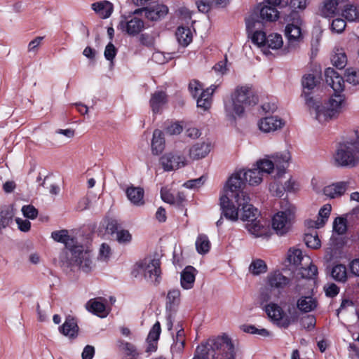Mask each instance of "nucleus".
I'll use <instances>...</instances> for the list:
<instances>
[{"mask_svg": "<svg viewBox=\"0 0 359 359\" xmlns=\"http://www.w3.org/2000/svg\"><path fill=\"white\" fill-rule=\"evenodd\" d=\"M294 217V208L279 212L273 216L272 227L278 235L283 236L289 231Z\"/></svg>", "mask_w": 359, "mask_h": 359, "instance_id": "nucleus-13", "label": "nucleus"}, {"mask_svg": "<svg viewBox=\"0 0 359 359\" xmlns=\"http://www.w3.org/2000/svg\"><path fill=\"white\" fill-rule=\"evenodd\" d=\"M55 133L58 135H63L67 138V140H58L60 142H62V143L66 142L67 140L72 139L74 136V134H75L74 130L71 129V128L65 129V130L59 129V130H56Z\"/></svg>", "mask_w": 359, "mask_h": 359, "instance_id": "nucleus-62", "label": "nucleus"}, {"mask_svg": "<svg viewBox=\"0 0 359 359\" xmlns=\"http://www.w3.org/2000/svg\"><path fill=\"white\" fill-rule=\"evenodd\" d=\"M304 241L307 247L313 249H317L320 247V240L318 238L317 232L314 233H309L304 235Z\"/></svg>", "mask_w": 359, "mask_h": 359, "instance_id": "nucleus-46", "label": "nucleus"}, {"mask_svg": "<svg viewBox=\"0 0 359 359\" xmlns=\"http://www.w3.org/2000/svg\"><path fill=\"white\" fill-rule=\"evenodd\" d=\"M211 145L208 142H198L192 146L189 150V155L194 160L205 157L210 151Z\"/></svg>", "mask_w": 359, "mask_h": 359, "instance_id": "nucleus-23", "label": "nucleus"}, {"mask_svg": "<svg viewBox=\"0 0 359 359\" xmlns=\"http://www.w3.org/2000/svg\"><path fill=\"white\" fill-rule=\"evenodd\" d=\"M140 41L142 45L147 47H151L154 45V38L149 34H142L140 36Z\"/></svg>", "mask_w": 359, "mask_h": 359, "instance_id": "nucleus-59", "label": "nucleus"}, {"mask_svg": "<svg viewBox=\"0 0 359 359\" xmlns=\"http://www.w3.org/2000/svg\"><path fill=\"white\" fill-rule=\"evenodd\" d=\"M259 16L263 20L273 22L278 19L279 12L275 6H264L259 10Z\"/></svg>", "mask_w": 359, "mask_h": 359, "instance_id": "nucleus-30", "label": "nucleus"}, {"mask_svg": "<svg viewBox=\"0 0 359 359\" xmlns=\"http://www.w3.org/2000/svg\"><path fill=\"white\" fill-rule=\"evenodd\" d=\"M259 161L257 162L256 168L249 169L245 172L243 171V177L250 185H257L262 181V175L266 173L262 169L259 168Z\"/></svg>", "mask_w": 359, "mask_h": 359, "instance_id": "nucleus-20", "label": "nucleus"}, {"mask_svg": "<svg viewBox=\"0 0 359 359\" xmlns=\"http://www.w3.org/2000/svg\"><path fill=\"white\" fill-rule=\"evenodd\" d=\"M346 81L354 86L359 84V70L355 68H348L346 70Z\"/></svg>", "mask_w": 359, "mask_h": 359, "instance_id": "nucleus-49", "label": "nucleus"}, {"mask_svg": "<svg viewBox=\"0 0 359 359\" xmlns=\"http://www.w3.org/2000/svg\"><path fill=\"white\" fill-rule=\"evenodd\" d=\"M167 102V95L165 91H156L151 95L150 106L154 114L158 113L161 107Z\"/></svg>", "mask_w": 359, "mask_h": 359, "instance_id": "nucleus-28", "label": "nucleus"}, {"mask_svg": "<svg viewBox=\"0 0 359 359\" xmlns=\"http://www.w3.org/2000/svg\"><path fill=\"white\" fill-rule=\"evenodd\" d=\"M137 266L140 272L143 273L147 281L154 285L160 282L161 269L158 259L147 257L140 262Z\"/></svg>", "mask_w": 359, "mask_h": 359, "instance_id": "nucleus-11", "label": "nucleus"}, {"mask_svg": "<svg viewBox=\"0 0 359 359\" xmlns=\"http://www.w3.org/2000/svg\"><path fill=\"white\" fill-rule=\"evenodd\" d=\"M258 96L255 91H234L231 97L224 101L226 116L231 121H235L244 111V107L255 105Z\"/></svg>", "mask_w": 359, "mask_h": 359, "instance_id": "nucleus-7", "label": "nucleus"}, {"mask_svg": "<svg viewBox=\"0 0 359 359\" xmlns=\"http://www.w3.org/2000/svg\"><path fill=\"white\" fill-rule=\"evenodd\" d=\"M262 109L265 113H273L278 109V104L274 101H270L268 102L264 103L262 107Z\"/></svg>", "mask_w": 359, "mask_h": 359, "instance_id": "nucleus-63", "label": "nucleus"}, {"mask_svg": "<svg viewBox=\"0 0 359 359\" xmlns=\"http://www.w3.org/2000/svg\"><path fill=\"white\" fill-rule=\"evenodd\" d=\"M180 292L177 289L170 290L167 294L166 309L172 310L180 301Z\"/></svg>", "mask_w": 359, "mask_h": 359, "instance_id": "nucleus-45", "label": "nucleus"}, {"mask_svg": "<svg viewBox=\"0 0 359 359\" xmlns=\"http://www.w3.org/2000/svg\"><path fill=\"white\" fill-rule=\"evenodd\" d=\"M288 260L294 265H299L304 260L302 252L299 249H290L288 255Z\"/></svg>", "mask_w": 359, "mask_h": 359, "instance_id": "nucleus-50", "label": "nucleus"}, {"mask_svg": "<svg viewBox=\"0 0 359 359\" xmlns=\"http://www.w3.org/2000/svg\"><path fill=\"white\" fill-rule=\"evenodd\" d=\"M268 283L271 287L283 289L289 285L290 279L280 272H275L269 275Z\"/></svg>", "mask_w": 359, "mask_h": 359, "instance_id": "nucleus-26", "label": "nucleus"}, {"mask_svg": "<svg viewBox=\"0 0 359 359\" xmlns=\"http://www.w3.org/2000/svg\"><path fill=\"white\" fill-rule=\"evenodd\" d=\"M267 270V266L265 262L262 259H256L253 261L249 266V271L253 275H259L265 273Z\"/></svg>", "mask_w": 359, "mask_h": 359, "instance_id": "nucleus-47", "label": "nucleus"}, {"mask_svg": "<svg viewBox=\"0 0 359 359\" xmlns=\"http://www.w3.org/2000/svg\"><path fill=\"white\" fill-rule=\"evenodd\" d=\"M265 311L271 320L276 322L278 325L285 328L287 327L292 323L296 322L299 317L297 309L292 306L287 310L290 316L284 318V312L282 308L273 303L266 305Z\"/></svg>", "mask_w": 359, "mask_h": 359, "instance_id": "nucleus-9", "label": "nucleus"}, {"mask_svg": "<svg viewBox=\"0 0 359 359\" xmlns=\"http://www.w3.org/2000/svg\"><path fill=\"white\" fill-rule=\"evenodd\" d=\"M43 39L44 36H36L32 39L27 45L28 53L36 55Z\"/></svg>", "mask_w": 359, "mask_h": 359, "instance_id": "nucleus-51", "label": "nucleus"}, {"mask_svg": "<svg viewBox=\"0 0 359 359\" xmlns=\"http://www.w3.org/2000/svg\"><path fill=\"white\" fill-rule=\"evenodd\" d=\"M161 333V325L159 322H156L154 326L152 327L151 330H150L147 341L151 343V341H156L160 336Z\"/></svg>", "mask_w": 359, "mask_h": 359, "instance_id": "nucleus-52", "label": "nucleus"}, {"mask_svg": "<svg viewBox=\"0 0 359 359\" xmlns=\"http://www.w3.org/2000/svg\"><path fill=\"white\" fill-rule=\"evenodd\" d=\"M214 91H201L197 98V107L203 111L208 110L212 105Z\"/></svg>", "mask_w": 359, "mask_h": 359, "instance_id": "nucleus-34", "label": "nucleus"}, {"mask_svg": "<svg viewBox=\"0 0 359 359\" xmlns=\"http://www.w3.org/2000/svg\"><path fill=\"white\" fill-rule=\"evenodd\" d=\"M14 212L11 206L0 208V231L8 226L13 221Z\"/></svg>", "mask_w": 359, "mask_h": 359, "instance_id": "nucleus-32", "label": "nucleus"}, {"mask_svg": "<svg viewBox=\"0 0 359 359\" xmlns=\"http://www.w3.org/2000/svg\"><path fill=\"white\" fill-rule=\"evenodd\" d=\"M283 124L280 118L276 116H269L260 121L259 128L264 133H270L281 128Z\"/></svg>", "mask_w": 359, "mask_h": 359, "instance_id": "nucleus-21", "label": "nucleus"}, {"mask_svg": "<svg viewBox=\"0 0 359 359\" xmlns=\"http://www.w3.org/2000/svg\"><path fill=\"white\" fill-rule=\"evenodd\" d=\"M92 9L102 18H108L112 13L113 5L107 1H102L92 4Z\"/></svg>", "mask_w": 359, "mask_h": 359, "instance_id": "nucleus-24", "label": "nucleus"}, {"mask_svg": "<svg viewBox=\"0 0 359 359\" xmlns=\"http://www.w3.org/2000/svg\"><path fill=\"white\" fill-rule=\"evenodd\" d=\"M339 0H326L321 8V15L325 18H332L339 9Z\"/></svg>", "mask_w": 359, "mask_h": 359, "instance_id": "nucleus-33", "label": "nucleus"}, {"mask_svg": "<svg viewBox=\"0 0 359 359\" xmlns=\"http://www.w3.org/2000/svg\"><path fill=\"white\" fill-rule=\"evenodd\" d=\"M144 189L141 187H130L126 190V195L130 201L135 205H142L144 201Z\"/></svg>", "mask_w": 359, "mask_h": 359, "instance_id": "nucleus-25", "label": "nucleus"}, {"mask_svg": "<svg viewBox=\"0 0 359 359\" xmlns=\"http://www.w3.org/2000/svg\"><path fill=\"white\" fill-rule=\"evenodd\" d=\"M332 65L339 69H344L347 64V57L343 49L334 50L331 59Z\"/></svg>", "mask_w": 359, "mask_h": 359, "instance_id": "nucleus-37", "label": "nucleus"}, {"mask_svg": "<svg viewBox=\"0 0 359 359\" xmlns=\"http://www.w3.org/2000/svg\"><path fill=\"white\" fill-rule=\"evenodd\" d=\"M175 36L178 43L182 46H187L192 41V33L189 27H179Z\"/></svg>", "mask_w": 359, "mask_h": 359, "instance_id": "nucleus-31", "label": "nucleus"}, {"mask_svg": "<svg viewBox=\"0 0 359 359\" xmlns=\"http://www.w3.org/2000/svg\"><path fill=\"white\" fill-rule=\"evenodd\" d=\"M196 269L191 266H187L181 273V285L184 289L189 290L193 287L195 281L194 271Z\"/></svg>", "mask_w": 359, "mask_h": 359, "instance_id": "nucleus-27", "label": "nucleus"}, {"mask_svg": "<svg viewBox=\"0 0 359 359\" xmlns=\"http://www.w3.org/2000/svg\"><path fill=\"white\" fill-rule=\"evenodd\" d=\"M117 48L114 46V45L109 42L105 47L104 51V56L105 59L109 62V69H113L114 66V58L117 54Z\"/></svg>", "mask_w": 359, "mask_h": 359, "instance_id": "nucleus-43", "label": "nucleus"}, {"mask_svg": "<svg viewBox=\"0 0 359 359\" xmlns=\"http://www.w3.org/2000/svg\"><path fill=\"white\" fill-rule=\"evenodd\" d=\"M294 15L292 22L288 23L285 29V34L290 46H295L303 38L301 29L302 21L297 14Z\"/></svg>", "mask_w": 359, "mask_h": 359, "instance_id": "nucleus-14", "label": "nucleus"}, {"mask_svg": "<svg viewBox=\"0 0 359 359\" xmlns=\"http://www.w3.org/2000/svg\"><path fill=\"white\" fill-rule=\"evenodd\" d=\"M245 184L243 170L233 173L229 178L224 187V193L219 198L222 215L231 222H236L238 217V212L236 210L234 202L249 196L243 191Z\"/></svg>", "mask_w": 359, "mask_h": 359, "instance_id": "nucleus-2", "label": "nucleus"}, {"mask_svg": "<svg viewBox=\"0 0 359 359\" xmlns=\"http://www.w3.org/2000/svg\"><path fill=\"white\" fill-rule=\"evenodd\" d=\"M333 229L339 235H342L347 230L346 219L342 217H337L333 222Z\"/></svg>", "mask_w": 359, "mask_h": 359, "instance_id": "nucleus-48", "label": "nucleus"}, {"mask_svg": "<svg viewBox=\"0 0 359 359\" xmlns=\"http://www.w3.org/2000/svg\"><path fill=\"white\" fill-rule=\"evenodd\" d=\"M332 277L337 281L345 282L347 279L346 268L343 264L334 266L331 271Z\"/></svg>", "mask_w": 359, "mask_h": 359, "instance_id": "nucleus-41", "label": "nucleus"}, {"mask_svg": "<svg viewBox=\"0 0 359 359\" xmlns=\"http://www.w3.org/2000/svg\"><path fill=\"white\" fill-rule=\"evenodd\" d=\"M331 209H332L331 205L329 204L325 205L320 209L319 212H318L319 217L318 218V219H319V221L320 222V224H321L324 226V224H325V222L327 221V219L329 217Z\"/></svg>", "mask_w": 359, "mask_h": 359, "instance_id": "nucleus-53", "label": "nucleus"}, {"mask_svg": "<svg viewBox=\"0 0 359 359\" xmlns=\"http://www.w3.org/2000/svg\"><path fill=\"white\" fill-rule=\"evenodd\" d=\"M193 359H236L235 345L227 335L209 339L196 347Z\"/></svg>", "mask_w": 359, "mask_h": 359, "instance_id": "nucleus-4", "label": "nucleus"}, {"mask_svg": "<svg viewBox=\"0 0 359 359\" xmlns=\"http://www.w3.org/2000/svg\"><path fill=\"white\" fill-rule=\"evenodd\" d=\"M336 165L355 167L359 163V128L354 130L351 135L337 144L334 155Z\"/></svg>", "mask_w": 359, "mask_h": 359, "instance_id": "nucleus-6", "label": "nucleus"}, {"mask_svg": "<svg viewBox=\"0 0 359 359\" xmlns=\"http://www.w3.org/2000/svg\"><path fill=\"white\" fill-rule=\"evenodd\" d=\"M131 238V234L127 230H121L116 232V240L120 243H129Z\"/></svg>", "mask_w": 359, "mask_h": 359, "instance_id": "nucleus-57", "label": "nucleus"}, {"mask_svg": "<svg viewBox=\"0 0 359 359\" xmlns=\"http://www.w3.org/2000/svg\"><path fill=\"white\" fill-rule=\"evenodd\" d=\"M59 330L65 336L70 339L76 338L79 332L76 320L72 316H68L63 325L59 327Z\"/></svg>", "mask_w": 359, "mask_h": 359, "instance_id": "nucleus-19", "label": "nucleus"}, {"mask_svg": "<svg viewBox=\"0 0 359 359\" xmlns=\"http://www.w3.org/2000/svg\"><path fill=\"white\" fill-rule=\"evenodd\" d=\"M196 4L198 11L203 13H208L212 8H215L213 4H212V0H201Z\"/></svg>", "mask_w": 359, "mask_h": 359, "instance_id": "nucleus-58", "label": "nucleus"}, {"mask_svg": "<svg viewBox=\"0 0 359 359\" xmlns=\"http://www.w3.org/2000/svg\"><path fill=\"white\" fill-rule=\"evenodd\" d=\"M86 309L95 314L102 316L105 311V306L97 299H93L87 302Z\"/></svg>", "mask_w": 359, "mask_h": 359, "instance_id": "nucleus-42", "label": "nucleus"}, {"mask_svg": "<svg viewBox=\"0 0 359 359\" xmlns=\"http://www.w3.org/2000/svg\"><path fill=\"white\" fill-rule=\"evenodd\" d=\"M269 189L273 196L278 198L282 197L285 191L284 187L276 182L270 184Z\"/></svg>", "mask_w": 359, "mask_h": 359, "instance_id": "nucleus-56", "label": "nucleus"}, {"mask_svg": "<svg viewBox=\"0 0 359 359\" xmlns=\"http://www.w3.org/2000/svg\"><path fill=\"white\" fill-rule=\"evenodd\" d=\"M144 28V23L141 19L134 17L130 20H121L118 25V29L126 32L128 34L135 36Z\"/></svg>", "mask_w": 359, "mask_h": 359, "instance_id": "nucleus-15", "label": "nucleus"}, {"mask_svg": "<svg viewBox=\"0 0 359 359\" xmlns=\"http://www.w3.org/2000/svg\"><path fill=\"white\" fill-rule=\"evenodd\" d=\"M301 97L304 98L305 105L310 114L319 123H322L320 117L323 115L322 96L318 91H303Z\"/></svg>", "mask_w": 359, "mask_h": 359, "instance_id": "nucleus-12", "label": "nucleus"}, {"mask_svg": "<svg viewBox=\"0 0 359 359\" xmlns=\"http://www.w3.org/2000/svg\"><path fill=\"white\" fill-rule=\"evenodd\" d=\"M246 31L252 42L262 48L264 55L271 54L270 50H278L283 46V40L281 34L272 33L266 35L261 30L263 22L259 19L256 13L251 14L245 20Z\"/></svg>", "mask_w": 359, "mask_h": 359, "instance_id": "nucleus-3", "label": "nucleus"}, {"mask_svg": "<svg viewBox=\"0 0 359 359\" xmlns=\"http://www.w3.org/2000/svg\"><path fill=\"white\" fill-rule=\"evenodd\" d=\"M346 25V23L344 19L337 18L332 20L331 27L332 31L341 33L344 30Z\"/></svg>", "mask_w": 359, "mask_h": 359, "instance_id": "nucleus-54", "label": "nucleus"}, {"mask_svg": "<svg viewBox=\"0 0 359 359\" xmlns=\"http://www.w3.org/2000/svg\"><path fill=\"white\" fill-rule=\"evenodd\" d=\"M342 16L349 22L359 21V7L346 4L344 6Z\"/></svg>", "mask_w": 359, "mask_h": 359, "instance_id": "nucleus-36", "label": "nucleus"}, {"mask_svg": "<svg viewBox=\"0 0 359 359\" xmlns=\"http://www.w3.org/2000/svg\"><path fill=\"white\" fill-rule=\"evenodd\" d=\"M326 295L328 297H334L336 296L339 291V287L334 283H330L324 287Z\"/></svg>", "mask_w": 359, "mask_h": 359, "instance_id": "nucleus-64", "label": "nucleus"}, {"mask_svg": "<svg viewBox=\"0 0 359 359\" xmlns=\"http://www.w3.org/2000/svg\"><path fill=\"white\" fill-rule=\"evenodd\" d=\"M320 83V77L314 74H306L302 79V87L306 90H313Z\"/></svg>", "mask_w": 359, "mask_h": 359, "instance_id": "nucleus-39", "label": "nucleus"}, {"mask_svg": "<svg viewBox=\"0 0 359 359\" xmlns=\"http://www.w3.org/2000/svg\"><path fill=\"white\" fill-rule=\"evenodd\" d=\"M290 160V154L285 151L271 156V159L263 158L259 160V166L261 169L266 172V174H270L274 168L278 170L277 176L280 177L285 172Z\"/></svg>", "mask_w": 359, "mask_h": 359, "instance_id": "nucleus-10", "label": "nucleus"}, {"mask_svg": "<svg viewBox=\"0 0 359 359\" xmlns=\"http://www.w3.org/2000/svg\"><path fill=\"white\" fill-rule=\"evenodd\" d=\"M325 80L332 90H344V81L333 68L328 67L324 72Z\"/></svg>", "mask_w": 359, "mask_h": 359, "instance_id": "nucleus-18", "label": "nucleus"}, {"mask_svg": "<svg viewBox=\"0 0 359 359\" xmlns=\"http://www.w3.org/2000/svg\"><path fill=\"white\" fill-rule=\"evenodd\" d=\"M317 306V302L310 296L300 297L297 302V308L302 312L309 313Z\"/></svg>", "mask_w": 359, "mask_h": 359, "instance_id": "nucleus-29", "label": "nucleus"}, {"mask_svg": "<svg viewBox=\"0 0 359 359\" xmlns=\"http://www.w3.org/2000/svg\"><path fill=\"white\" fill-rule=\"evenodd\" d=\"M151 149L154 154L161 153L164 149L163 133L159 130H155L153 133Z\"/></svg>", "mask_w": 359, "mask_h": 359, "instance_id": "nucleus-35", "label": "nucleus"}, {"mask_svg": "<svg viewBox=\"0 0 359 359\" xmlns=\"http://www.w3.org/2000/svg\"><path fill=\"white\" fill-rule=\"evenodd\" d=\"M302 325L306 329H312L316 324V319L313 316H306L301 320Z\"/></svg>", "mask_w": 359, "mask_h": 359, "instance_id": "nucleus-61", "label": "nucleus"}, {"mask_svg": "<svg viewBox=\"0 0 359 359\" xmlns=\"http://www.w3.org/2000/svg\"><path fill=\"white\" fill-rule=\"evenodd\" d=\"M283 187L285 191L294 192L299 189V184L290 177L285 182Z\"/></svg>", "mask_w": 359, "mask_h": 359, "instance_id": "nucleus-60", "label": "nucleus"}, {"mask_svg": "<svg viewBox=\"0 0 359 359\" xmlns=\"http://www.w3.org/2000/svg\"><path fill=\"white\" fill-rule=\"evenodd\" d=\"M348 187V182H339L325 187L323 189V193L331 198L339 197L346 192Z\"/></svg>", "mask_w": 359, "mask_h": 359, "instance_id": "nucleus-22", "label": "nucleus"}, {"mask_svg": "<svg viewBox=\"0 0 359 359\" xmlns=\"http://www.w3.org/2000/svg\"><path fill=\"white\" fill-rule=\"evenodd\" d=\"M51 237L57 242L65 244V250L60 255V261L67 266H78L86 273L92 270L95 264L91 252L79 245L78 242L68 234V231L62 229L52 232Z\"/></svg>", "mask_w": 359, "mask_h": 359, "instance_id": "nucleus-1", "label": "nucleus"}, {"mask_svg": "<svg viewBox=\"0 0 359 359\" xmlns=\"http://www.w3.org/2000/svg\"><path fill=\"white\" fill-rule=\"evenodd\" d=\"M318 273V269L316 266L309 263L307 267H301L299 269L297 276H300L303 278L311 279L315 277Z\"/></svg>", "mask_w": 359, "mask_h": 359, "instance_id": "nucleus-44", "label": "nucleus"}, {"mask_svg": "<svg viewBox=\"0 0 359 359\" xmlns=\"http://www.w3.org/2000/svg\"><path fill=\"white\" fill-rule=\"evenodd\" d=\"M160 162L165 171L177 170L186 165V161L184 156L173 154L163 155L161 158Z\"/></svg>", "mask_w": 359, "mask_h": 359, "instance_id": "nucleus-16", "label": "nucleus"}, {"mask_svg": "<svg viewBox=\"0 0 359 359\" xmlns=\"http://www.w3.org/2000/svg\"><path fill=\"white\" fill-rule=\"evenodd\" d=\"M119 348L124 354V359H137V353L134 345L125 341H119Z\"/></svg>", "mask_w": 359, "mask_h": 359, "instance_id": "nucleus-40", "label": "nucleus"}, {"mask_svg": "<svg viewBox=\"0 0 359 359\" xmlns=\"http://www.w3.org/2000/svg\"><path fill=\"white\" fill-rule=\"evenodd\" d=\"M211 243L205 234H199L196 241V248L199 254L204 255L209 252Z\"/></svg>", "mask_w": 359, "mask_h": 359, "instance_id": "nucleus-38", "label": "nucleus"}, {"mask_svg": "<svg viewBox=\"0 0 359 359\" xmlns=\"http://www.w3.org/2000/svg\"><path fill=\"white\" fill-rule=\"evenodd\" d=\"M347 104L343 91H332L323 107L322 123L338 118Z\"/></svg>", "mask_w": 359, "mask_h": 359, "instance_id": "nucleus-8", "label": "nucleus"}, {"mask_svg": "<svg viewBox=\"0 0 359 359\" xmlns=\"http://www.w3.org/2000/svg\"><path fill=\"white\" fill-rule=\"evenodd\" d=\"M144 11L145 16L150 20L157 21L164 18L168 13V8L165 5H156L149 9L147 8H139L134 11V14H139Z\"/></svg>", "mask_w": 359, "mask_h": 359, "instance_id": "nucleus-17", "label": "nucleus"}, {"mask_svg": "<svg viewBox=\"0 0 359 359\" xmlns=\"http://www.w3.org/2000/svg\"><path fill=\"white\" fill-rule=\"evenodd\" d=\"M250 197L242 198L236 201V210L238 212V218L245 222V229L255 237L266 234L268 226L266 222L261 217L260 212L250 204Z\"/></svg>", "mask_w": 359, "mask_h": 359, "instance_id": "nucleus-5", "label": "nucleus"}, {"mask_svg": "<svg viewBox=\"0 0 359 359\" xmlns=\"http://www.w3.org/2000/svg\"><path fill=\"white\" fill-rule=\"evenodd\" d=\"M23 215L29 219H34L37 217L38 210L31 205H24L22 208Z\"/></svg>", "mask_w": 359, "mask_h": 359, "instance_id": "nucleus-55", "label": "nucleus"}]
</instances>
